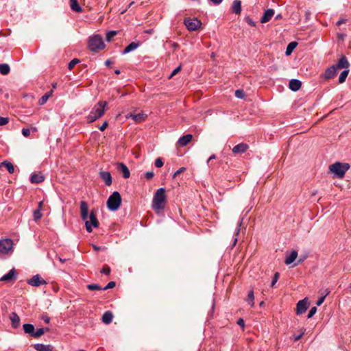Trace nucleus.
<instances>
[{
  "mask_svg": "<svg viewBox=\"0 0 351 351\" xmlns=\"http://www.w3.org/2000/svg\"><path fill=\"white\" fill-rule=\"evenodd\" d=\"M350 64L346 56H343L338 60L337 63L328 67L325 73L324 77L326 79H331L337 74V71L341 69H348Z\"/></svg>",
  "mask_w": 351,
  "mask_h": 351,
  "instance_id": "obj_1",
  "label": "nucleus"
},
{
  "mask_svg": "<svg viewBox=\"0 0 351 351\" xmlns=\"http://www.w3.org/2000/svg\"><path fill=\"white\" fill-rule=\"evenodd\" d=\"M107 106V102L104 101H99L91 110L89 114L86 117L87 122L91 123L100 117L105 113V109Z\"/></svg>",
  "mask_w": 351,
  "mask_h": 351,
  "instance_id": "obj_2",
  "label": "nucleus"
},
{
  "mask_svg": "<svg viewBox=\"0 0 351 351\" xmlns=\"http://www.w3.org/2000/svg\"><path fill=\"white\" fill-rule=\"evenodd\" d=\"M167 202L166 191L164 188H159L156 191L152 201L154 209L162 210L165 208Z\"/></svg>",
  "mask_w": 351,
  "mask_h": 351,
  "instance_id": "obj_3",
  "label": "nucleus"
},
{
  "mask_svg": "<svg viewBox=\"0 0 351 351\" xmlns=\"http://www.w3.org/2000/svg\"><path fill=\"white\" fill-rule=\"evenodd\" d=\"M349 168L350 165L348 163H341L340 162H336L329 166L330 172L338 178H343Z\"/></svg>",
  "mask_w": 351,
  "mask_h": 351,
  "instance_id": "obj_4",
  "label": "nucleus"
},
{
  "mask_svg": "<svg viewBox=\"0 0 351 351\" xmlns=\"http://www.w3.org/2000/svg\"><path fill=\"white\" fill-rule=\"evenodd\" d=\"M88 46L91 51L98 52L104 49L105 44L101 36L94 35L89 38Z\"/></svg>",
  "mask_w": 351,
  "mask_h": 351,
  "instance_id": "obj_5",
  "label": "nucleus"
},
{
  "mask_svg": "<svg viewBox=\"0 0 351 351\" xmlns=\"http://www.w3.org/2000/svg\"><path fill=\"white\" fill-rule=\"evenodd\" d=\"M121 204V197L118 191H114L107 200V207L111 211H116Z\"/></svg>",
  "mask_w": 351,
  "mask_h": 351,
  "instance_id": "obj_6",
  "label": "nucleus"
},
{
  "mask_svg": "<svg viewBox=\"0 0 351 351\" xmlns=\"http://www.w3.org/2000/svg\"><path fill=\"white\" fill-rule=\"evenodd\" d=\"M13 241L10 239L0 240V255H10L14 251Z\"/></svg>",
  "mask_w": 351,
  "mask_h": 351,
  "instance_id": "obj_7",
  "label": "nucleus"
},
{
  "mask_svg": "<svg viewBox=\"0 0 351 351\" xmlns=\"http://www.w3.org/2000/svg\"><path fill=\"white\" fill-rule=\"evenodd\" d=\"M85 226L88 232H91L93 228H97L99 226V221L94 211L92 210L90 212L89 219L86 221Z\"/></svg>",
  "mask_w": 351,
  "mask_h": 351,
  "instance_id": "obj_8",
  "label": "nucleus"
},
{
  "mask_svg": "<svg viewBox=\"0 0 351 351\" xmlns=\"http://www.w3.org/2000/svg\"><path fill=\"white\" fill-rule=\"evenodd\" d=\"M184 23L189 31H195L202 25L201 21L197 18L186 19H184Z\"/></svg>",
  "mask_w": 351,
  "mask_h": 351,
  "instance_id": "obj_9",
  "label": "nucleus"
},
{
  "mask_svg": "<svg viewBox=\"0 0 351 351\" xmlns=\"http://www.w3.org/2000/svg\"><path fill=\"white\" fill-rule=\"evenodd\" d=\"M27 283L32 287H39L47 284V281L41 278L39 274L34 275L32 278L27 279Z\"/></svg>",
  "mask_w": 351,
  "mask_h": 351,
  "instance_id": "obj_10",
  "label": "nucleus"
},
{
  "mask_svg": "<svg viewBox=\"0 0 351 351\" xmlns=\"http://www.w3.org/2000/svg\"><path fill=\"white\" fill-rule=\"evenodd\" d=\"M309 302L306 298L298 301L296 305V314L302 315L304 313L308 308Z\"/></svg>",
  "mask_w": 351,
  "mask_h": 351,
  "instance_id": "obj_11",
  "label": "nucleus"
},
{
  "mask_svg": "<svg viewBox=\"0 0 351 351\" xmlns=\"http://www.w3.org/2000/svg\"><path fill=\"white\" fill-rule=\"evenodd\" d=\"M147 117V115L146 114H145L143 112H141L136 113V114L134 113V112H130L127 116L128 118H131L136 123H141V122L145 121Z\"/></svg>",
  "mask_w": 351,
  "mask_h": 351,
  "instance_id": "obj_12",
  "label": "nucleus"
},
{
  "mask_svg": "<svg viewBox=\"0 0 351 351\" xmlns=\"http://www.w3.org/2000/svg\"><path fill=\"white\" fill-rule=\"evenodd\" d=\"M80 214L82 220L86 222V221L88 220V204L84 201H82L80 202Z\"/></svg>",
  "mask_w": 351,
  "mask_h": 351,
  "instance_id": "obj_13",
  "label": "nucleus"
},
{
  "mask_svg": "<svg viewBox=\"0 0 351 351\" xmlns=\"http://www.w3.org/2000/svg\"><path fill=\"white\" fill-rule=\"evenodd\" d=\"M117 169L122 173L123 178H128L130 176V170L125 164L122 162H117Z\"/></svg>",
  "mask_w": 351,
  "mask_h": 351,
  "instance_id": "obj_14",
  "label": "nucleus"
},
{
  "mask_svg": "<svg viewBox=\"0 0 351 351\" xmlns=\"http://www.w3.org/2000/svg\"><path fill=\"white\" fill-rule=\"evenodd\" d=\"M247 149L248 145L245 143H241L235 145L232 150L234 154H239L245 153Z\"/></svg>",
  "mask_w": 351,
  "mask_h": 351,
  "instance_id": "obj_15",
  "label": "nucleus"
},
{
  "mask_svg": "<svg viewBox=\"0 0 351 351\" xmlns=\"http://www.w3.org/2000/svg\"><path fill=\"white\" fill-rule=\"evenodd\" d=\"M99 176L104 181L106 186H110L112 184V176L109 171H100Z\"/></svg>",
  "mask_w": 351,
  "mask_h": 351,
  "instance_id": "obj_16",
  "label": "nucleus"
},
{
  "mask_svg": "<svg viewBox=\"0 0 351 351\" xmlns=\"http://www.w3.org/2000/svg\"><path fill=\"white\" fill-rule=\"evenodd\" d=\"M16 278V274L14 268L12 269L7 273L6 274L3 275L1 278L0 281H9L12 280H14Z\"/></svg>",
  "mask_w": 351,
  "mask_h": 351,
  "instance_id": "obj_17",
  "label": "nucleus"
},
{
  "mask_svg": "<svg viewBox=\"0 0 351 351\" xmlns=\"http://www.w3.org/2000/svg\"><path fill=\"white\" fill-rule=\"evenodd\" d=\"M274 14V10L273 9H267L264 12L263 16L261 19V23H265L268 22Z\"/></svg>",
  "mask_w": 351,
  "mask_h": 351,
  "instance_id": "obj_18",
  "label": "nucleus"
},
{
  "mask_svg": "<svg viewBox=\"0 0 351 351\" xmlns=\"http://www.w3.org/2000/svg\"><path fill=\"white\" fill-rule=\"evenodd\" d=\"M302 86V82L297 79H291L289 83V88L293 91L298 90Z\"/></svg>",
  "mask_w": 351,
  "mask_h": 351,
  "instance_id": "obj_19",
  "label": "nucleus"
},
{
  "mask_svg": "<svg viewBox=\"0 0 351 351\" xmlns=\"http://www.w3.org/2000/svg\"><path fill=\"white\" fill-rule=\"evenodd\" d=\"M10 319L11 320V324H12V328H16L19 326L20 317L15 312H12L10 314Z\"/></svg>",
  "mask_w": 351,
  "mask_h": 351,
  "instance_id": "obj_20",
  "label": "nucleus"
},
{
  "mask_svg": "<svg viewBox=\"0 0 351 351\" xmlns=\"http://www.w3.org/2000/svg\"><path fill=\"white\" fill-rule=\"evenodd\" d=\"M298 257V252L293 250L289 254L287 255L285 263L286 265H290L293 263Z\"/></svg>",
  "mask_w": 351,
  "mask_h": 351,
  "instance_id": "obj_21",
  "label": "nucleus"
},
{
  "mask_svg": "<svg viewBox=\"0 0 351 351\" xmlns=\"http://www.w3.org/2000/svg\"><path fill=\"white\" fill-rule=\"evenodd\" d=\"M193 136L190 134L182 136L178 139V143L183 147L186 145L192 139Z\"/></svg>",
  "mask_w": 351,
  "mask_h": 351,
  "instance_id": "obj_22",
  "label": "nucleus"
},
{
  "mask_svg": "<svg viewBox=\"0 0 351 351\" xmlns=\"http://www.w3.org/2000/svg\"><path fill=\"white\" fill-rule=\"evenodd\" d=\"M45 180L44 176L41 173H34L30 176V182L34 184H39Z\"/></svg>",
  "mask_w": 351,
  "mask_h": 351,
  "instance_id": "obj_23",
  "label": "nucleus"
},
{
  "mask_svg": "<svg viewBox=\"0 0 351 351\" xmlns=\"http://www.w3.org/2000/svg\"><path fill=\"white\" fill-rule=\"evenodd\" d=\"M232 12L236 14H239L241 12V1L240 0H234L232 5Z\"/></svg>",
  "mask_w": 351,
  "mask_h": 351,
  "instance_id": "obj_24",
  "label": "nucleus"
},
{
  "mask_svg": "<svg viewBox=\"0 0 351 351\" xmlns=\"http://www.w3.org/2000/svg\"><path fill=\"white\" fill-rule=\"evenodd\" d=\"M138 46V43L132 42L123 49V51H122V54L125 55L126 53H128L137 49Z\"/></svg>",
  "mask_w": 351,
  "mask_h": 351,
  "instance_id": "obj_25",
  "label": "nucleus"
},
{
  "mask_svg": "<svg viewBox=\"0 0 351 351\" xmlns=\"http://www.w3.org/2000/svg\"><path fill=\"white\" fill-rule=\"evenodd\" d=\"M34 347L37 351H52L53 349L51 346L43 343H36Z\"/></svg>",
  "mask_w": 351,
  "mask_h": 351,
  "instance_id": "obj_26",
  "label": "nucleus"
},
{
  "mask_svg": "<svg viewBox=\"0 0 351 351\" xmlns=\"http://www.w3.org/2000/svg\"><path fill=\"white\" fill-rule=\"evenodd\" d=\"M113 315L110 311L105 312L102 315V322L106 324H109L112 322Z\"/></svg>",
  "mask_w": 351,
  "mask_h": 351,
  "instance_id": "obj_27",
  "label": "nucleus"
},
{
  "mask_svg": "<svg viewBox=\"0 0 351 351\" xmlns=\"http://www.w3.org/2000/svg\"><path fill=\"white\" fill-rule=\"evenodd\" d=\"M23 328L25 333L29 334L32 337V334H34L35 330L34 325L32 324H25L23 326Z\"/></svg>",
  "mask_w": 351,
  "mask_h": 351,
  "instance_id": "obj_28",
  "label": "nucleus"
},
{
  "mask_svg": "<svg viewBox=\"0 0 351 351\" xmlns=\"http://www.w3.org/2000/svg\"><path fill=\"white\" fill-rule=\"evenodd\" d=\"M70 7L72 10L77 12H80L82 10L77 2V0H70Z\"/></svg>",
  "mask_w": 351,
  "mask_h": 351,
  "instance_id": "obj_29",
  "label": "nucleus"
},
{
  "mask_svg": "<svg viewBox=\"0 0 351 351\" xmlns=\"http://www.w3.org/2000/svg\"><path fill=\"white\" fill-rule=\"evenodd\" d=\"M298 43L296 42H291L287 47L285 54L286 56H289L293 49L297 47Z\"/></svg>",
  "mask_w": 351,
  "mask_h": 351,
  "instance_id": "obj_30",
  "label": "nucleus"
},
{
  "mask_svg": "<svg viewBox=\"0 0 351 351\" xmlns=\"http://www.w3.org/2000/svg\"><path fill=\"white\" fill-rule=\"evenodd\" d=\"M42 204H43V202H40L39 203V206H38V209L35 210L34 211V213H33L34 219V220L36 221L39 220L42 217V214H41V212H40Z\"/></svg>",
  "mask_w": 351,
  "mask_h": 351,
  "instance_id": "obj_31",
  "label": "nucleus"
},
{
  "mask_svg": "<svg viewBox=\"0 0 351 351\" xmlns=\"http://www.w3.org/2000/svg\"><path fill=\"white\" fill-rule=\"evenodd\" d=\"M48 328H40L37 329L36 330H34V334H32V337L35 338H38L40 336H42L45 332L48 331Z\"/></svg>",
  "mask_w": 351,
  "mask_h": 351,
  "instance_id": "obj_32",
  "label": "nucleus"
},
{
  "mask_svg": "<svg viewBox=\"0 0 351 351\" xmlns=\"http://www.w3.org/2000/svg\"><path fill=\"white\" fill-rule=\"evenodd\" d=\"M10 68L8 64H0V73L2 75H7L10 73Z\"/></svg>",
  "mask_w": 351,
  "mask_h": 351,
  "instance_id": "obj_33",
  "label": "nucleus"
},
{
  "mask_svg": "<svg viewBox=\"0 0 351 351\" xmlns=\"http://www.w3.org/2000/svg\"><path fill=\"white\" fill-rule=\"evenodd\" d=\"M348 73H349L348 68V69H345V70L343 71L341 73L340 75H339V83H340V84L343 83L346 81V78H347V77L348 75Z\"/></svg>",
  "mask_w": 351,
  "mask_h": 351,
  "instance_id": "obj_34",
  "label": "nucleus"
},
{
  "mask_svg": "<svg viewBox=\"0 0 351 351\" xmlns=\"http://www.w3.org/2000/svg\"><path fill=\"white\" fill-rule=\"evenodd\" d=\"M3 166H4L7 169L10 173H13L14 172V167L10 162L3 161L2 162V167Z\"/></svg>",
  "mask_w": 351,
  "mask_h": 351,
  "instance_id": "obj_35",
  "label": "nucleus"
},
{
  "mask_svg": "<svg viewBox=\"0 0 351 351\" xmlns=\"http://www.w3.org/2000/svg\"><path fill=\"white\" fill-rule=\"evenodd\" d=\"M242 224V219L238 223L237 227L236 228L235 232H234V243L233 245H235L237 242V236L239 235L240 232V228Z\"/></svg>",
  "mask_w": 351,
  "mask_h": 351,
  "instance_id": "obj_36",
  "label": "nucleus"
},
{
  "mask_svg": "<svg viewBox=\"0 0 351 351\" xmlns=\"http://www.w3.org/2000/svg\"><path fill=\"white\" fill-rule=\"evenodd\" d=\"M51 93H47L45 94L43 96H42L41 98L39 99V104L40 105H43L44 104H45L48 100L49 97L51 96Z\"/></svg>",
  "mask_w": 351,
  "mask_h": 351,
  "instance_id": "obj_37",
  "label": "nucleus"
},
{
  "mask_svg": "<svg viewBox=\"0 0 351 351\" xmlns=\"http://www.w3.org/2000/svg\"><path fill=\"white\" fill-rule=\"evenodd\" d=\"M254 293H253V291H251L249 292V293L247 295V301L249 304H250L251 306H253L254 304Z\"/></svg>",
  "mask_w": 351,
  "mask_h": 351,
  "instance_id": "obj_38",
  "label": "nucleus"
},
{
  "mask_svg": "<svg viewBox=\"0 0 351 351\" xmlns=\"http://www.w3.org/2000/svg\"><path fill=\"white\" fill-rule=\"evenodd\" d=\"M87 288L89 290H102L103 288H101L100 286H99L97 284H90L87 285Z\"/></svg>",
  "mask_w": 351,
  "mask_h": 351,
  "instance_id": "obj_39",
  "label": "nucleus"
},
{
  "mask_svg": "<svg viewBox=\"0 0 351 351\" xmlns=\"http://www.w3.org/2000/svg\"><path fill=\"white\" fill-rule=\"evenodd\" d=\"M80 62V60L77 58H74L70 61L68 65V68L69 70H71L77 63Z\"/></svg>",
  "mask_w": 351,
  "mask_h": 351,
  "instance_id": "obj_40",
  "label": "nucleus"
},
{
  "mask_svg": "<svg viewBox=\"0 0 351 351\" xmlns=\"http://www.w3.org/2000/svg\"><path fill=\"white\" fill-rule=\"evenodd\" d=\"M117 32L116 31H110L107 32L106 34V40L110 41L112 38H113L114 36H116Z\"/></svg>",
  "mask_w": 351,
  "mask_h": 351,
  "instance_id": "obj_41",
  "label": "nucleus"
},
{
  "mask_svg": "<svg viewBox=\"0 0 351 351\" xmlns=\"http://www.w3.org/2000/svg\"><path fill=\"white\" fill-rule=\"evenodd\" d=\"M279 276H280V274L278 272H276L274 274V276L273 277V279H272V281L271 282V287H274L275 285V284L277 282L278 278H279Z\"/></svg>",
  "mask_w": 351,
  "mask_h": 351,
  "instance_id": "obj_42",
  "label": "nucleus"
},
{
  "mask_svg": "<svg viewBox=\"0 0 351 351\" xmlns=\"http://www.w3.org/2000/svg\"><path fill=\"white\" fill-rule=\"evenodd\" d=\"M317 312V308L315 306L312 307L307 315L308 319L311 318Z\"/></svg>",
  "mask_w": 351,
  "mask_h": 351,
  "instance_id": "obj_43",
  "label": "nucleus"
},
{
  "mask_svg": "<svg viewBox=\"0 0 351 351\" xmlns=\"http://www.w3.org/2000/svg\"><path fill=\"white\" fill-rule=\"evenodd\" d=\"M235 96L237 97V98H240V99H242L245 96V93L243 92V90H237L235 91Z\"/></svg>",
  "mask_w": 351,
  "mask_h": 351,
  "instance_id": "obj_44",
  "label": "nucleus"
},
{
  "mask_svg": "<svg viewBox=\"0 0 351 351\" xmlns=\"http://www.w3.org/2000/svg\"><path fill=\"white\" fill-rule=\"evenodd\" d=\"M163 161L161 158H158L155 160V166L158 168L162 167L163 166Z\"/></svg>",
  "mask_w": 351,
  "mask_h": 351,
  "instance_id": "obj_45",
  "label": "nucleus"
},
{
  "mask_svg": "<svg viewBox=\"0 0 351 351\" xmlns=\"http://www.w3.org/2000/svg\"><path fill=\"white\" fill-rule=\"evenodd\" d=\"M110 268L108 267V266H104L101 270V274H106V275H109L110 274Z\"/></svg>",
  "mask_w": 351,
  "mask_h": 351,
  "instance_id": "obj_46",
  "label": "nucleus"
},
{
  "mask_svg": "<svg viewBox=\"0 0 351 351\" xmlns=\"http://www.w3.org/2000/svg\"><path fill=\"white\" fill-rule=\"evenodd\" d=\"M115 282L114 281L109 282L107 285L102 289V290H107L109 289H112L115 287Z\"/></svg>",
  "mask_w": 351,
  "mask_h": 351,
  "instance_id": "obj_47",
  "label": "nucleus"
},
{
  "mask_svg": "<svg viewBox=\"0 0 351 351\" xmlns=\"http://www.w3.org/2000/svg\"><path fill=\"white\" fill-rule=\"evenodd\" d=\"M245 21L248 25H250L252 27H254L256 25L255 22L249 16H246L245 18Z\"/></svg>",
  "mask_w": 351,
  "mask_h": 351,
  "instance_id": "obj_48",
  "label": "nucleus"
},
{
  "mask_svg": "<svg viewBox=\"0 0 351 351\" xmlns=\"http://www.w3.org/2000/svg\"><path fill=\"white\" fill-rule=\"evenodd\" d=\"M8 121L9 119L8 117H0V126L7 124Z\"/></svg>",
  "mask_w": 351,
  "mask_h": 351,
  "instance_id": "obj_49",
  "label": "nucleus"
},
{
  "mask_svg": "<svg viewBox=\"0 0 351 351\" xmlns=\"http://www.w3.org/2000/svg\"><path fill=\"white\" fill-rule=\"evenodd\" d=\"M22 134L25 137H28L30 135V130L28 128H23L22 129Z\"/></svg>",
  "mask_w": 351,
  "mask_h": 351,
  "instance_id": "obj_50",
  "label": "nucleus"
},
{
  "mask_svg": "<svg viewBox=\"0 0 351 351\" xmlns=\"http://www.w3.org/2000/svg\"><path fill=\"white\" fill-rule=\"evenodd\" d=\"M185 168L184 167H181L178 170H177L174 173H173V177L175 178L176 176H178V175H180L181 173L184 172L185 171Z\"/></svg>",
  "mask_w": 351,
  "mask_h": 351,
  "instance_id": "obj_51",
  "label": "nucleus"
},
{
  "mask_svg": "<svg viewBox=\"0 0 351 351\" xmlns=\"http://www.w3.org/2000/svg\"><path fill=\"white\" fill-rule=\"evenodd\" d=\"M181 70V66H179L178 67H176L171 73V74L170 75V78L172 77L173 76L176 75Z\"/></svg>",
  "mask_w": 351,
  "mask_h": 351,
  "instance_id": "obj_52",
  "label": "nucleus"
},
{
  "mask_svg": "<svg viewBox=\"0 0 351 351\" xmlns=\"http://www.w3.org/2000/svg\"><path fill=\"white\" fill-rule=\"evenodd\" d=\"M154 176V173L153 171H147L145 173V177L148 180L152 178Z\"/></svg>",
  "mask_w": 351,
  "mask_h": 351,
  "instance_id": "obj_53",
  "label": "nucleus"
},
{
  "mask_svg": "<svg viewBox=\"0 0 351 351\" xmlns=\"http://www.w3.org/2000/svg\"><path fill=\"white\" fill-rule=\"evenodd\" d=\"M304 332H301L300 334H299L298 335L295 336V337H293V341H299V340L302 338V337L304 335Z\"/></svg>",
  "mask_w": 351,
  "mask_h": 351,
  "instance_id": "obj_54",
  "label": "nucleus"
},
{
  "mask_svg": "<svg viewBox=\"0 0 351 351\" xmlns=\"http://www.w3.org/2000/svg\"><path fill=\"white\" fill-rule=\"evenodd\" d=\"M107 126H108V122L104 121L103 123V124L99 128V129L101 131H104L106 129Z\"/></svg>",
  "mask_w": 351,
  "mask_h": 351,
  "instance_id": "obj_55",
  "label": "nucleus"
},
{
  "mask_svg": "<svg viewBox=\"0 0 351 351\" xmlns=\"http://www.w3.org/2000/svg\"><path fill=\"white\" fill-rule=\"evenodd\" d=\"M324 300H325V296L320 297V298L317 300V302H316V304H317V306H320V305L324 302Z\"/></svg>",
  "mask_w": 351,
  "mask_h": 351,
  "instance_id": "obj_56",
  "label": "nucleus"
},
{
  "mask_svg": "<svg viewBox=\"0 0 351 351\" xmlns=\"http://www.w3.org/2000/svg\"><path fill=\"white\" fill-rule=\"evenodd\" d=\"M237 324L239 325L241 327L244 328V326H245L244 320L242 318L239 319L237 321Z\"/></svg>",
  "mask_w": 351,
  "mask_h": 351,
  "instance_id": "obj_57",
  "label": "nucleus"
},
{
  "mask_svg": "<svg viewBox=\"0 0 351 351\" xmlns=\"http://www.w3.org/2000/svg\"><path fill=\"white\" fill-rule=\"evenodd\" d=\"M43 321H44L45 323H47V324L49 323V322H50V318H49V317L46 316V315L43 316Z\"/></svg>",
  "mask_w": 351,
  "mask_h": 351,
  "instance_id": "obj_58",
  "label": "nucleus"
},
{
  "mask_svg": "<svg viewBox=\"0 0 351 351\" xmlns=\"http://www.w3.org/2000/svg\"><path fill=\"white\" fill-rule=\"evenodd\" d=\"M215 5L220 4L223 0H210Z\"/></svg>",
  "mask_w": 351,
  "mask_h": 351,
  "instance_id": "obj_59",
  "label": "nucleus"
},
{
  "mask_svg": "<svg viewBox=\"0 0 351 351\" xmlns=\"http://www.w3.org/2000/svg\"><path fill=\"white\" fill-rule=\"evenodd\" d=\"M93 248L95 251H99L101 250V247L97 246L96 245H93Z\"/></svg>",
  "mask_w": 351,
  "mask_h": 351,
  "instance_id": "obj_60",
  "label": "nucleus"
},
{
  "mask_svg": "<svg viewBox=\"0 0 351 351\" xmlns=\"http://www.w3.org/2000/svg\"><path fill=\"white\" fill-rule=\"evenodd\" d=\"M216 156L215 154L211 155L207 160V163H208L211 160L215 159Z\"/></svg>",
  "mask_w": 351,
  "mask_h": 351,
  "instance_id": "obj_61",
  "label": "nucleus"
},
{
  "mask_svg": "<svg viewBox=\"0 0 351 351\" xmlns=\"http://www.w3.org/2000/svg\"><path fill=\"white\" fill-rule=\"evenodd\" d=\"M145 33L147 34H152L154 33V29H147L145 31Z\"/></svg>",
  "mask_w": 351,
  "mask_h": 351,
  "instance_id": "obj_62",
  "label": "nucleus"
},
{
  "mask_svg": "<svg viewBox=\"0 0 351 351\" xmlns=\"http://www.w3.org/2000/svg\"><path fill=\"white\" fill-rule=\"evenodd\" d=\"M111 64V61L110 60H107L106 62H105V65L107 66H109Z\"/></svg>",
  "mask_w": 351,
  "mask_h": 351,
  "instance_id": "obj_63",
  "label": "nucleus"
},
{
  "mask_svg": "<svg viewBox=\"0 0 351 351\" xmlns=\"http://www.w3.org/2000/svg\"><path fill=\"white\" fill-rule=\"evenodd\" d=\"M58 259H59L60 262H61L62 263H64L66 261V259L62 258L61 257H58Z\"/></svg>",
  "mask_w": 351,
  "mask_h": 351,
  "instance_id": "obj_64",
  "label": "nucleus"
}]
</instances>
